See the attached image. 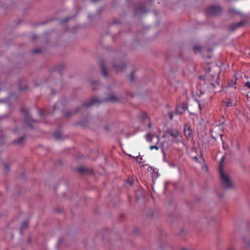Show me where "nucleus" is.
<instances>
[{
    "label": "nucleus",
    "mask_w": 250,
    "mask_h": 250,
    "mask_svg": "<svg viewBox=\"0 0 250 250\" xmlns=\"http://www.w3.org/2000/svg\"><path fill=\"white\" fill-rule=\"evenodd\" d=\"M225 159V156H223L221 158L220 164V175L222 186L226 189L230 188L232 187V183L229 176L225 173L221 168V165Z\"/></svg>",
    "instance_id": "obj_1"
},
{
    "label": "nucleus",
    "mask_w": 250,
    "mask_h": 250,
    "mask_svg": "<svg viewBox=\"0 0 250 250\" xmlns=\"http://www.w3.org/2000/svg\"><path fill=\"white\" fill-rule=\"evenodd\" d=\"M21 112L24 115L25 121L31 127H32L31 124L32 123H37V121L36 120L32 119L30 113L27 109H22Z\"/></svg>",
    "instance_id": "obj_2"
},
{
    "label": "nucleus",
    "mask_w": 250,
    "mask_h": 250,
    "mask_svg": "<svg viewBox=\"0 0 250 250\" xmlns=\"http://www.w3.org/2000/svg\"><path fill=\"white\" fill-rule=\"evenodd\" d=\"M206 12L209 15H217L221 13L222 9L219 6H211L207 9Z\"/></svg>",
    "instance_id": "obj_3"
},
{
    "label": "nucleus",
    "mask_w": 250,
    "mask_h": 250,
    "mask_svg": "<svg viewBox=\"0 0 250 250\" xmlns=\"http://www.w3.org/2000/svg\"><path fill=\"white\" fill-rule=\"evenodd\" d=\"M167 133L173 137V141L175 142H179V141L177 140V138L179 136L180 133L177 130L169 129L167 131Z\"/></svg>",
    "instance_id": "obj_4"
},
{
    "label": "nucleus",
    "mask_w": 250,
    "mask_h": 250,
    "mask_svg": "<svg viewBox=\"0 0 250 250\" xmlns=\"http://www.w3.org/2000/svg\"><path fill=\"white\" fill-rule=\"evenodd\" d=\"M101 102L99 99L94 98L91 99L89 101H88L83 104V108L88 107L93 105L98 104Z\"/></svg>",
    "instance_id": "obj_5"
},
{
    "label": "nucleus",
    "mask_w": 250,
    "mask_h": 250,
    "mask_svg": "<svg viewBox=\"0 0 250 250\" xmlns=\"http://www.w3.org/2000/svg\"><path fill=\"white\" fill-rule=\"evenodd\" d=\"M113 67L117 72H121L124 70L125 68V64L123 62H121L120 64L118 63V64L115 63L113 64Z\"/></svg>",
    "instance_id": "obj_6"
},
{
    "label": "nucleus",
    "mask_w": 250,
    "mask_h": 250,
    "mask_svg": "<svg viewBox=\"0 0 250 250\" xmlns=\"http://www.w3.org/2000/svg\"><path fill=\"white\" fill-rule=\"evenodd\" d=\"M145 137L146 138V140L149 142H151V140L154 138H156L157 139V143H156L157 144L159 142L160 140L159 136L155 135H152L150 133H148L146 134L145 136Z\"/></svg>",
    "instance_id": "obj_7"
},
{
    "label": "nucleus",
    "mask_w": 250,
    "mask_h": 250,
    "mask_svg": "<svg viewBox=\"0 0 250 250\" xmlns=\"http://www.w3.org/2000/svg\"><path fill=\"white\" fill-rule=\"evenodd\" d=\"M184 133L186 137L187 138H188L192 133L191 129H190V127L187 125H185Z\"/></svg>",
    "instance_id": "obj_8"
},
{
    "label": "nucleus",
    "mask_w": 250,
    "mask_h": 250,
    "mask_svg": "<svg viewBox=\"0 0 250 250\" xmlns=\"http://www.w3.org/2000/svg\"><path fill=\"white\" fill-rule=\"evenodd\" d=\"M105 101L110 102H116L118 100V97L115 95H111L108 96L104 100Z\"/></svg>",
    "instance_id": "obj_9"
},
{
    "label": "nucleus",
    "mask_w": 250,
    "mask_h": 250,
    "mask_svg": "<svg viewBox=\"0 0 250 250\" xmlns=\"http://www.w3.org/2000/svg\"><path fill=\"white\" fill-rule=\"evenodd\" d=\"M101 72L102 74L105 77L107 76V74L106 71L104 67V64L103 63H101Z\"/></svg>",
    "instance_id": "obj_10"
},
{
    "label": "nucleus",
    "mask_w": 250,
    "mask_h": 250,
    "mask_svg": "<svg viewBox=\"0 0 250 250\" xmlns=\"http://www.w3.org/2000/svg\"><path fill=\"white\" fill-rule=\"evenodd\" d=\"M185 109L182 107V106H177L176 108V111L177 113L180 114H182L184 111Z\"/></svg>",
    "instance_id": "obj_11"
},
{
    "label": "nucleus",
    "mask_w": 250,
    "mask_h": 250,
    "mask_svg": "<svg viewBox=\"0 0 250 250\" xmlns=\"http://www.w3.org/2000/svg\"><path fill=\"white\" fill-rule=\"evenodd\" d=\"M28 227V222L26 221H24L22 223L21 226V230H24L26 229Z\"/></svg>",
    "instance_id": "obj_12"
},
{
    "label": "nucleus",
    "mask_w": 250,
    "mask_h": 250,
    "mask_svg": "<svg viewBox=\"0 0 250 250\" xmlns=\"http://www.w3.org/2000/svg\"><path fill=\"white\" fill-rule=\"evenodd\" d=\"M24 140V137L22 136L17 141V144L19 145H21L23 144Z\"/></svg>",
    "instance_id": "obj_13"
},
{
    "label": "nucleus",
    "mask_w": 250,
    "mask_h": 250,
    "mask_svg": "<svg viewBox=\"0 0 250 250\" xmlns=\"http://www.w3.org/2000/svg\"><path fill=\"white\" fill-rule=\"evenodd\" d=\"M242 24L243 23L242 22H239L238 23L232 26V29H236L238 27L241 26Z\"/></svg>",
    "instance_id": "obj_14"
},
{
    "label": "nucleus",
    "mask_w": 250,
    "mask_h": 250,
    "mask_svg": "<svg viewBox=\"0 0 250 250\" xmlns=\"http://www.w3.org/2000/svg\"><path fill=\"white\" fill-rule=\"evenodd\" d=\"M193 49H194V52L196 53L197 52L200 51V50L201 49V47L200 45H195L194 46Z\"/></svg>",
    "instance_id": "obj_15"
},
{
    "label": "nucleus",
    "mask_w": 250,
    "mask_h": 250,
    "mask_svg": "<svg viewBox=\"0 0 250 250\" xmlns=\"http://www.w3.org/2000/svg\"><path fill=\"white\" fill-rule=\"evenodd\" d=\"M229 12L230 13H234V14H238V15H240L241 14V13L240 12L237 11L235 9H229Z\"/></svg>",
    "instance_id": "obj_16"
},
{
    "label": "nucleus",
    "mask_w": 250,
    "mask_h": 250,
    "mask_svg": "<svg viewBox=\"0 0 250 250\" xmlns=\"http://www.w3.org/2000/svg\"><path fill=\"white\" fill-rule=\"evenodd\" d=\"M4 168L6 172L7 173L10 169L9 165L7 164H4Z\"/></svg>",
    "instance_id": "obj_17"
},
{
    "label": "nucleus",
    "mask_w": 250,
    "mask_h": 250,
    "mask_svg": "<svg viewBox=\"0 0 250 250\" xmlns=\"http://www.w3.org/2000/svg\"><path fill=\"white\" fill-rule=\"evenodd\" d=\"M140 118L142 120H145L146 118V115L145 113H142L140 115Z\"/></svg>",
    "instance_id": "obj_18"
},
{
    "label": "nucleus",
    "mask_w": 250,
    "mask_h": 250,
    "mask_svg": "<svg viewBox=\"0 0 250 250\" xmlns=\"http://www.w3.org/2000/svg\"><path fill=\"white\" fill-rule=\"evenodd\" d=\"M150 149L152 150L153 149H156V150H158L159 147L157 146H149Z\"/></svg>",
    "instance_id": "obj_19"
},
{
    "label": "nucleus",
    "mask_w": 250,
    "mask_h": 250,
    "mask_svg": "<svg viewBox=\"0 0 250 250\" xmlns=\"http://www.w3.org/2000/svg\"><path fill=\"white\" fill-rule=\"evenodd\" d=\"M232 105V104L231 101H228L226 103V106L227 107H230Z\"/></svg>",
    "instance_id": "obj_20"
},
{
    "label": "nucleus",
    "mask_w": 250,
    "mask_h": 250,
    "mask_svg": "<svg viewBox=\"0 0 250 250\" xmlns=\"http://www.w3.org/2000/svg\"><path fill=\"white\" fill-rule=\"evenodd\" d=\"M54 137H55L56 139H59L60 138V134L59 132H56L54 134Z\"/></svg>",
    "instance_id": "obj_21"
},
{
    "label": "nucleus",
    "mask_w": 250,
    "mask_h": 250,
    "mask_svg": "<svg viewBox=\"0 0 250 250\" xmlns=\"http://www.w3.org/2000/svg\"><path fill=\"white\" fill-rule=\"evenodd\" d=\"M41 52V50L39 48L33 50V52L34 53H38Z\"/></svg>",
    "instance_id": "obj_22"
},
{
    "label": "nucleus",
    "mask_w": 250,
    "mask_h": 250,
    "mask_svg": "<svg viewBox=\"0 0 250 250\" xmlns=\"http://www.w3.org/2000/svg\"><path fill=\"white\" fill-rule=\"evenodd\" d=\"M78 170L80 172V173H83L84 172V170L83 168H82V167H79L78 168Z\"/></svg>",
    "instance_id": "obj_23"
},
{
    "label": "nucleus",
    "mask_w": 250,
    "mask_h": 250,
    "mask_svg": "<svg viewBox=\"0 0 250 250\" xmlns=\"http://www.w3.org/2000/svg\"><path fill=\"white\" fill-rule=\"evenodd\" d=\"M236 84V80L233 82H231L229 83V85L230 86V87H232L235 84Z\"/></svg>",
    "instance_id": "obj_24"
},
{
    "label": "nucleus",
    "mask_w": 250,
    "mask_h": 250,
    "mask_svg": "<svg viewBox=\"0 0 250 250\" xmlns=\"http://www.w3.org/2000/svg\"><path fill=\"white\" fill-rule=\"evenodd\" d=\"M94 84H98V83L97 82H92V88L93 89H95L96 88L94 87Z\"/></svg>",
    "instance_id": "obj_25"
},
{
    "label": "nucleus",
    "mask_w": 250,
    "mask_h": 250,
    "mask_svg": "<svg viewBox=\"0 0 250 250\" xmlns=\"http://www.w3.org/2000/svg\"><path fill=\"white\" fill-rule=\"evenodd\" d=\"M245 85L250 88V82H247V83H245Z\"/></svg>",
    "instance_id": "obj_26"
},
{
    "label": "nucleus",
    "mask_w": 250,
    "mask_h": 250,
    "mask_svg": "<svg viewBox=\"0 0 250 250\" xmlns=\"http://www.w3.org/2000/svg\"><path fill=\"white\" fill-rule=\"evenodd\" d=\"M46 114V113L44 111H42L41 112H40V115L41 116H44Z\"/></svg>",
    "instance_id": "obj_27"
},
{
    "label": "nucleus",
    "mask_w": 250,
    "mask_h": 250,
    "mask_svg": "<svg viewBox=\"0 0 250 250\" xmlns=\"http://www.w3.org/2000/svg\"><path fill=\"white\" fill-rule=\"evenodd\" d=\"M168 115H169V118L172 120L173 119V114L171 112H169L168 113Z\"/></svg>",
    "instance_id": "obj_28"
},
{
    "label": "nucleus",
    "mask_w": 250,
    "mask_h": 250,
    "mask_svg": "<svg viewBox=\"0 0 250 250\" xmlns=\"http://www.w3.org/2000/svg\"><path fill=\"white\" fill-rule=\"evenodd\" d=\"M130 79L131 81H132L133 80V75L132 74L130 75Z\"/></svg>",
    "instance_id": "obj_29"
},
{
    "label": "nucleus",
    "mask_w": 250,
    "mask_h": 250,
    "mask_svg": "<svg viewBox=\"0 0 250 250\" xmlns=\"http://www.w3.org/2000/svg\"><path fill=\"white\" fill-rule=\"evenodd\" d=\"M70 115H71V113H70V112H69L68 113H67V114L65 115V116H67V117H68V116H69Z\"/></svg>",
    "instance_id": "obj_30"
},
{
    "label": "nucleus",
    "mask_w": 250,
    "mask_h": 250,
    "mask_svg": "<svg viewBox=\"0 0 250 250\" xmlns=\"http://www.w3.org/2000/svg\"><path fill=\"white\" fill-rule=\"evenodd\" d=\"M181 250H190L186 248H183Z\"/></svg>",
    "instance_id": "obj_31"
},
{
    "label": "nucleus",
    "mask_w": 250,
    "mask_h": 250,
    "mask_svg": "<svg viewBox=\"0 0 250 250\" xmlns=\"http://www.w3.org/2000/svg\"><path fill=\"white\" fill-rule=\"evenodd\" d=\"M194 159L196 161H197L198 160V158L197 157L195 156L194 157Z\"/></svg>",
    "instance_id": "obj_32"
},
{
    "label": "nucleus",
    "mask_w": 250,
    "mask_h": 250,
    "mask_svg": "<svg viewBox=\"0 0 250 250\" xmlns=\"http://www.w3.org/2000/svg\"><path fill=\"white\" fill-rule=\"evenodd\" d=\"M247 247L250 248V241L249 242Z\"/></svg>",
    "instance_id": "obj_33"
},
{
    "label": "nucleus",
    "mask_w": 250,
    "mask_h": 250,
    "mask_svg": "<svg viewBox=\"0 0 250 250\" xmlns=\"http://www.w3.org/2000/svg\"><path fill=\"white\" fill-rule=\"evenodd\" d=\"M57 104H55V105H54V109L56 108V106Z\"/></svg>",
    "instance_id": "obj_34"
},
{
    "label": "nucleus",
    "mask_w": 250,
    "mask_h": 250,
    "mask_svg": "<svg viewBox=\"0 0 250 250\" xmlns=\"http://www.w3.org/2000/svg\"><path fill=\"white\" fill-rule=\"evenodd\" d=\"M68 19H69V18H67V19L65 20V21H67L68 20Z\"/></svg>",
    "instance_id": "obj_35"
},
{
    "label": "nucleus",
    "mask_w": 250,
    "mask_h": 250,
    "mask_svg": "<svg viewBox=\"0 0 250 250\" xmlns=\"http://www.w3.org/2000/svg\"><path fill=\"white\" fill-rule=\"evenodd\" d=\"M129 184H130V185H131V184H132V182H131V181H130V182H129Z\"/></svg>",
    "instance_id": "obj_36"
},
{
    "label": "nucleus",
    "mask_w": 250,
    "mask_h": 250,
    "mask_svg": "<svg viewBox=\"0 0 250 250\" xmlns=\"http://www.w3.org/2000/svg\"><path fill=\"white\" fill-rule=\"evenodd\" d=\"M199 108H201V106H200V104H199Z\"/></svg>",
    "instance_id": "obj_37"
}]
</instances>
